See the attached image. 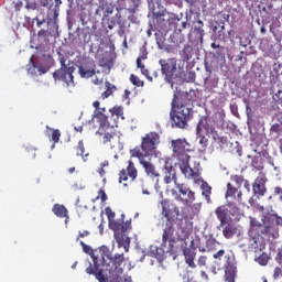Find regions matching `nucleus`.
Listing matches in <instances>:
<instances>
[{"mask_svg": "<svg viewBox=\"0 0 282 282\" xmlns=\"http://www.w3.org/2000/svg\"><path fill=\"white\" fill-rule=\"evenodd\" d=\"M161 215L165 219L162 230V248H166L167 252H175L177 243L186 241L193 232V215L183 212V217H180V207L171 203L169 199L161 200Z\"/></svg>", "mask_w": 282, "mask_h": 282, "instance_id": "obj_1", "label": "nucleus"}, {"mask_svg": "<svg viewBox=\"0 0 282 282\" xmlns=\"http://www.w3.org/2000/svg\"><path fill=\"white\" fill-rule=\"evenodd\" d=\"M262 224L257 227H251L248 230V243L239 245V248H247V252H263L265 250V237L269 239H279V228L276 226H282V217L274 214V212H264L261 217Z\"/></svg>", "mask_w": 282, "mask_h": 282, "instance_id": "obj_2", "label": "nucleus"}, {"mask_svg": "<svg viewBox=\"0 0 282 282\" xmlns=\"http://www.w3.org/2000/svg\"><path fill=\"white\" fill-rule=\"evenodd\" d=\"M101 263L105 265V270L108 271V274L111 276H120L124 269H122V263H124V253L111 254L109 247L101 246L99 248Z\"/></svg>", "mask_w": 282, "mask_h": 282, "instance_id": "obj_3", "label": "nucleus"}, {"mask_svg": "<svg viewBox=\"0 0 282 282\" xmlns=\"http://www.w3.org/2000/svg\"><path fill=\"white\" fill-rule=\"evenodd\" d=\"M191 111L192 110L188 106L180 104L176 99H173L172 109L170 111L172 127H176V129H185L192 118Z\"/></svg>", "mask_w": 282, "mask_h": 282, "instance_id": "obj_4", "label": "nucleus"}, {"mask_svg": "<svg viewBox=\"0 0 282 282\" xmlns=\"http://www.w3.org/2000/svg\"><path fill=\"white\" fill-rule=\"evenodd\" d=\"M158 144H160V134L158 132H149L141 138V149L134 148L131 150V155L135 158V154L140 153L142 158H151V155H155Z\"/></svg>", "mask_w": 282, "mask_h": 282, "instance_id": "obj_5", "label": "nucleus"}, {"mask_svg": "<svg viewBox=\"0 0 282 282\" xmlns=\"http://www.w3.org/2000/svg\"><path fill=\"white\" fill-rule=\"evenodd\" d=\"M61 68L53 73V78L55 83H65L66 87H74V72L76 68L74 66H67L65 64V57H59Z\"/></svg>", "mask_w": 282, "mask_h": 282, "instance_id": "obj_6", "label": "nucleus"}, {"mask_svg": "<svg viewBox=\"0 0 282 282\" xmlns=\"http://www.w3.org/2000/svg\"><path fill=\"white\" fill-rule=\"evenodd\" d=\"M172 147V158L177 160V162H183L184 160H191L188 153H193L191 149V143L186 139H176L171 141Z\"/></svg>", "mask_w": 282, "mask_h": 282, "instance_id": "obj_7", "label": "nucleus"}, {"mask_svg": "<svg viewBox=\"0 0 282 282\" xmlns=\"http://www.w3.org/2000/svg\"><path fill=\"white\" fill-rule=\"evenodd\" d=\"M173 21H175V18L166 10L153 11V23L158 32H169L171 25H173Z\"/></svg>", "mask_w": 282, "mask_h": 282, "instance_id": "obj_8", "label": "nucleus"}, {"mask_svg": "<svg viewBox=\"0 0 282 282\" xmlns=\"http://www.w3.org/2000/svg\"><path fill=\"white\" fill-rule=\"evenodd\" d=\"M215 215L220 221L219 226L224 227L226 224L232 221V217L239 215V206L221 205L215 209Z\"/></svg>", "mask_w": 282, "mask_h": 282, "instance_id": "obj_9", "label": "nucleus"}, {"mask_svg": "<svg viewBox=\"0 0 282 282\" xmlns=\"http://www.w3.org/2000/svg\"><path fill=\"white\" fill-rule=\"evenodd\" d=\"M159 65H161V73L165 76V80L173 85V80L177 78V59L175 57L160 59Z\"/></svg>", "mask_w": 282, "mask_h": 282, "instance_id": "obj_10", "label": "nucleus"}, {"mask_svg": "<svg viewBox=\"0 0 282 282\" xmlns=\"http://www.w3.org/2000/svg\"><path fill=\"white\" fill-rule=\"evenodd\" d=\"M205 134L212 135V144L213 147H216L219 151L224 150V147L228 144V138L221 135L219 132H217V129L214 128L213 124L208 123V120L205 119Z\"/></svg>", "mask_w": 282, "mask_h": 282, "instance_id": "obj_11", "label": "nucleus"}, {"mask_svg": "<svg viewBox=\"0 0 282 282\" xmlns=\"http://www.w3.org/2000/svg\"><path fill=\"white\" fill-rule=\"evenodd\" d=\"M224 259L225 280L227 282H235V278L237 276V261L235 260V254L227 253Z\"/></svg>", "mask_w": 282, "mask_h": 282, "instance_id": "obj_12", "label": "nucleus"}, {"mask_svg": "<svg viewBox=\"0 0 282 282\" xmlns=\"http://www.w3.org/2000/svg\"><path fill=\"white\" fill-rule=\"evenodd\" d=\"M109 228L113 230L117 243H120L127 236V230L131 228V223L122 224V221L115 219L109 223Z\"/></svg>", "mask_w": 282, "mask_h": 282, "instance_id": "obj_13", "label": "nucleus"}, {"mask_svg": "<svg viewBox=\"0 0 282 282\" xmlns=\"http://www.w3.org/2000/svg\"><path fill=\"white\" fill-rule=\"evenodd\" d=\"M225 197L229 206H237V204H241V202H243V193L230 183L227 184Z\"/></svg>", "mask_w": 282, "mask_h": 282, "instance_id": "obj_14", "label": "nucleus"}, {"mask_svg": "<svg viewBox=\"0 0 282 282\" xmlns=\"http://www.w3.org/2000/svg\"><path fill=\"white\" fill-rule=\"evenodd\" d=\"M176 188L181 195L176 196L177 202H182L185 206L195 202V192L191 191L184 183L176 184ZM183 196V197H182Z\"/></svg>", "mask_w": 282, "mask_h": 282, "instance_id": "obj_15", "label": "nucleus"}, {"mask_svg": "<svg viewBox=\"0 0 282 282\" xmlns=\"http://www.w3.org/2000/svg\"><path fill=\"white\" fill-rule=\"evenodd\" d=\"M196 135L198 138V151L205 153L208 149V138H206V119H200L196 126Z\"/></svg>", "mask_w": 282, "mask_h": 282, "instance_id": "obj_16", "label": "nucleus"}, {"mask_svg": "<svg viewBox=\"0 0 282 282\" xmlns=\"http://www.w3.org/2000/svg\"><path fill=\"white\" fill-rule=\"evenodd\" d=\"M138 158L140 164L143 166L144 172L147 173V175L149 177H160V173L158 171H155V165H153V163H151V158L150 156H142V154H140V152H137L135 156Z\"/></svg>", "mask_w": 282, "mask_h": 282, "instance_id": "obj_17", "label": "nucleus"}, {"mask_svg": "<svg viewBox=\"0 0 282 282\" xmlns=\"http://www.w3.org/2000/svg\"><path fill=\"white\" fill-rule=\"evenodd\" d=\"M129 177L132 182H135V180L138 178V169H135V164L131 160L128 161L127 169H123L119 172V184L127 182Z\"/></svg>", "mask_w": 282, "mask_h": 282, "instance_id": "obj_18", "label": "nucleus"}, {"mask_svg": "<svg viewBox=\"0 0 282 282\" xmlns=\"http://www.w3.org/2000/svg\"><path fill=\"white\" fill-rule=\"evenodd\" d=\"M163 182L164 184H174L175 186L180 184L177 182V171L169 161H165V165L163 167Z\"/></svg>", "mask_w": 282, "mask_h": 282, "instance_id": "obj_19", "label": "nucleus"}, {"mask_svg": "<svg viewBox=\"0 0 282 282\" xmlns=\"http://www.w3.org/2000/svg\"><path fill=\"white\" fill-rule=\"evenodd\" d=\"M96 135H104L102 143L109 144L111 149L116 148V144L120 142V138L116 134V131L113 130H97Z\"/></svg>", "mask_w": 282, "mask_h": 282, "instance_id": "obj_20", "label": "nucleus"}, {"mask_svg": "<svg viewBox=\"0 0 282 282\" xmlns=\"http://www.w3.org/2000/svg\"><path fill=\"white\" fill-rule=\"evenodd\" d=\"M177 164L181 173H183L187 180H197V177H199V173L191 167V159L178 161Z\"/></svg>", "mask_w": 282, "mask_h": 282, "instance_id": "obj_21", "label": "nucleus"}, {"mask_svg": "<svg viewBox=\"0 0 282 282\" xmlns=\"http://www.w3.org/2000/svg\"><path fill=\"white\" fill-rule=\"evenodd\" d=\"M265 182H268V178H265V175H260L252 183L253 195H256L258 199L259 197H263L265 193H268V188L265 187Z\"/></svg>", "mask_w": 282, "mask_h": 282, "instance_id": "obj_22", "label": "nucleus"}, {"mask_svg": "<svg viewBox=\"0 0 282 282\" xmlns=\"http://www.w3.org/2000/svg\"><path fill=\"white\" fill-rule=\"evenodd\" d=\"M238 234L239 228L236 227L235 224L227 223L225 226H223V237H225V239H232V237Z\"/></svg>", "mask_w": 282, "mask_h": 282, "instance_id": "obj_23", "label": "nucleus"}, {"mask_svg": "<svg viewBox=\"0 0 282 282\" xmlns=\"http://www.w3.org/2000/svg\"><path fill=\"white\" fill-rule=\"evenodd\" d=\"M93 263L94 265L90 263L88 268H86V273L87 274H94L96 275V273L100 270V268L102 267V259L93 256Z\"/></svg>", "mask_w": 282, "mask_h": 282, "instance_id": "obj_24", "label": "nucleus"}, {"mask_svg": "<svg viewBox=\"0 0 282 282\" xmlns=\"http://www.w3.org/2000/svg\"><path fill=\"white\" fill-rule=\"evenodd\" d=\"M184 258H185V262L187 263V265L189 268H192L193 270H195V268H197V264H195V250L193 249H185L183 251Z\"/></svg>", "mask_w": 282, "mask_h": 282, "instance_id": "obj_25", "label": "nucleus"}, {"mask_svg": "<svg viewBox=\"0 0 282 282\" xmlns=\"http://www.w3.org/2000/svg\"><path fill=\"white\" fill-rule=\"evenodd\" d=\"M95 118L99 124V130L109 129V117L102 112H95Z\"/></svg>", "mask_w": 282, "mask_h": 282, "instance_id": "obj_26", "label": "nucleus"}, {"mask_svg": "<svg viewBox=\"0 0 282 282\" xmlns=\"http://www.w3.org/2000/svg\"><path fill=\"white\" fill-rule=\"evenodd\" d=\"M52 212L54 213V215H56V217H59L61 219L63 218H67L69 219V216L67 215V207H65L64 205H61V204H55L53 206V209Z\"/></svg>", "mask_w": 282, "mask_h": 282, "instance_id": "obj_27", "label": "nucleus"}, {"mask_svg": "<svg viewBox=\"0 0 282 282\" xmlns=\"http://www.w3.org/2000/svg\"><path fill=\"white\" fill-rule=\"evenodd\" d=\"M78 74H79L80 78H91L93 76H96V65H94L93 68L79 66Z\"/></svg>", "mask_w": 282, "mask_h": 282, "instance_id": "obj_28", "label": "nucleus"}, {"mask_svg": "<svg viewBox=\"0 0 282 282\" xmlns=\"http://www.w3.org/2000/svg\"><path fill=\"white\" fill-rule=\"evenodd\" d=\"M219 245V242L217 241V239L215 238H208L206 240V249H200V252H213V250H217V246Z\"/></svg>", "mask_w": 282, "mask_h": 282, "instance_id": "obj_29", "label": "nucleus"}, {"mask_svg": "<svg viewBox=\"0 0 282 282\" xmlns=\"http://www.w3.org/2000/svg\"><path fill=\"white\" fill-rule=\"evenodd\" d=\"M109 112L111 113V116L113 117H116L117 118V120L118 119H122V120H124V109L122 108V106H115V107H112V108H110L109 109Z\"/></svg>", "mask_w": 282, "mask_h": 282, "instance_id": "obj_30", "label": "nucleus"}, {"mask_svg": "<svg viewBox=\"0 0 282 282\" xmlns=\"http://www.w3.org/2000/svg\"><path fill=\"white\" fill-rule=\"evenodd\" d=\"M37 36L42 39L44 43H50V36H54V31H52V29L46 31L42 29L37 32Z\"/></svg>", "mask_w": 282, "mask_h": 282, "instance_id": "obj_31", "label": "nucleus"}, {"mask_svg": "<svg viewBox=\"0 0 282 282\" xmlns=\"http://www.w3.org/2000/svg\"><path fill=\"white\" fill-rule=\"evenodd\" d=\"M254 261L259 263V265H267L270 262V254L262 252L254 258Z\"/></svg>", "mask_w": 282, "mask_h": 282, "instance_id": "obj_32", "label": "nucleus"}, {"mask_svg": "<svg viewBox=\"0 0 282 282\" xmlns=\"http://www.w3.org/2000/svg\"><path fill=\"white\" fill-rule=\"evenodd\" d=\"M105 272H109L105 269V264L101 262V267L99 270H97V273H95V278L99 282H107V278L105 276Z\"/></svg>", "mask_w": 282, "mask_h": 282, "instance_id": "obj_33", "label": "nucleus"}, {"mask_svg": "<svg viewBox=\"0 0 282 282\" xmlns=\"http://www.w3.org/2000/svg\"><path fill=\"white\" fill-rule=\"evenodd\" d=\"M106 91L101 94L102 100H106V98H109V96H112L113 89H116V86L111 85V83L106 82Z\"/></svg>", "mask_w": 282, "mask_h": 282, "instance_id": "obj_34", "label": "nucleus"}, {"mask_svg": "<svg viewBox=\"0 0 282 282\" xmlns=\"http://www.w3.org/2000/svg\"><path fill=\"white\" fill-rule=\"evenodd\" d=\"M181 276L184 282H195V275L192 270L186 269L183 271V273H181Z\"/></svg>", "mask_w": 282, "mask_h": 282, "instance_id": "obj_35", "label": "nucleus"}, {"mask_svg": "<svg viewBox=\"0 0 282 282\" xmlns=\"http://www.w3.org/2000/svg\"><path fill=\"white\" fill-rule=\"evenodd\" d=\"M202 188H203L202 195H204V197L207 199V202H210V195L213 193V187H210V185H208V183H206V184L202 185Z\"/></svg>", "mask_w": 282, "mask_h": 282, "instance_id": "obj_36", "label": "nucleus"}, {"mask_svg": "<svg viewBox=\"0 0 282 282\" xmlns=\"http://www.w3.org/2000/svg\"><path fill=\"white\" fill-rule=\"evenodd\" d=\"M130 82L132 83V85H134L135 87H144V82L142 79H140V77H138L134 74L130 75Z\"/></svg>", "mask_w": 282, "mask_h": 282, "instance_id": "obj_37", "label": "nucleus"}, {"mask_svg": "<svg viewBox=\"0 0 282 282\" xmlns=\"http://www.w3.org/2000/svg\"><path fill=\"white\" fill-rule=\"evenodd\" d=\"M117 243L119 248H124L126 252H129V243H131V239L129 238V236H123V240Z\"/></svg>", "mask_w": 282, "mask_h": 282, "instance_id": "obj_38", "label": "nucleus"}, {"mask_svg": "<svg viewBox=\"0 0 282 282\" xmlns=\"http://www.w3.org/2000/svg\"><path fill=\"white\" fill-rule=\"evenodd\" d=\"M106 216L108 217V224L116 219V212L111 209V207L105 208Z\"/></svg>", "mask_w": 282, "mask_h": 282, "instance_id": "obj_39", "label": "nucleus"}, {"mask_svg": "<svg viewBox=\"0 0 282 282\" xmlns=\"http://www.w3.org/2000/svg\"><path fill=\"white\" fill-rule=\"evenodd\" d=\"M197 23L198 26L194 29V32H196V34H199L200 39H204V22H202V20H198Z\"/></svg>", "mask_w": 282, "mask_h": 282, "instance_id": "obj_40", "label": "nucleus"}, {"mask_svg": "<svg viewBox=\"0 0 282 282\" xmlns=\"http://www.w3.org/2000/svg\"><path fill=\"white\" fill-rule=\"evenodd\" d=\"M193 53V47L188 44H186L183 48V54L186 58V61H191V54Z\"/></svg>", "mask_w": 282, "mask_h": 282, "instance_id": "obj_41", "label": "nucleus"}, {"mask_svg": "<svg viewBox=\"0 0 282 282\" xmlns=\"http://www.w3.org/2000/svg\"><path fill=\"white\" fill-rule=\"evenodd\" d=\"M76 155H85V143H83V140L78 141L77 147L75 148Z\"/></svg>", "mask_w": 282, "mask_h": 282, "instance_id": "obj_42", "label": "nucleus"}, {"mask_svg": "<svg viewBox=\"0 0 282 282\" xmlns=\"http://www.w3.org/2000/svg\"><path fill=\"white\" fill-rule=\"evenodd\" d=\"M51 138L54 144H58L61 142V130H53Z\"/></svg>", "mask_w": 282, "mask_h": 282, "instance_id": "obj_43", "label": "nucleus"}, {"mask_svg": "<svg viewBox=\"0 0 282 282\" xmlns=\"http://www.w3.org/2000/svg\"><path fill=\"white\" fill-rule=\"evenodd\" d=\"M270 131L271 133H282V123H273Z\"/></svg>", "mask_w": 282, "mask_h": 282, "instance_id": "obj_44", "label": "nucleus"}, {"mask_svg": "<svg viewBox=\"0 0 282 282\" xmlns=\"http://www.w3.org/2000/svg\"><path fill=\"white\" fill-rule=\"evenodd\" d=\"M232 182H235V184H237V186H241V184H243L246 182V178H243L242 175H235V176H232Z\"/></svg>", "mask_w": 282, "mask_h": 282, "instance_id": "obj_45", "label": "nucleus"}, {"mask_svg": "<svg viewBox=\"0 0 282 282\" xmlns=\"http://www.w3.org/2000/svg\"><path fill=\"white\" fill-rule=\"evenodd\" d=\"M273 100L278 102V105H282V90L279 89L274 95H273Z\"/></svg>", "mask_w": 282, "mask_h": 282, "instance_id": "obj_46", "label": "nucleus"}, {"mask_svg": "<svg viewBox=\"0 0 282 282\" xmlns=\"http://www.w3.org/2000/svg\"><path fill=\"white\" fill-rule=\"evenodd\" d=\"M26 10H37L39 9V3L36 2V0H34V2H28L25 4Z\"/></svg>", "mask_w": 282, "mask_h": 282, "instance_id": "obj_47", "label": "nucleus"}, {"mask_svg": "<svg viewBox=\"0 0 282 282\" xmlns=\"http://www.w3.org/2000/svg\"><path fill=\"white\" fill-rule=\"evenodd\" d=\"M79 243H80V246L83 248V252H85L86 254H91V247H89L84 241H79Z\"/></svg>", "mask_w": 282, "mask_h": 282, "instance_id": "obj_48", "label": "nucleus"}, {"mask_svg": "<svg viewBox=\"0 0 282 282\" xmlns=\"http://www.w3.org/2000/svg\"><path fill=\"white\" fill-rule=\"evenodd\" d=\"M275 261L276 263H279V265H282V245L281 248L278 249Z\"/></svg>", "mask_w": 282, "mask_h": 282, "instance_id": "obj_49", "label": "nucleus"}, {"mask_svg": "<svg viewBox=\"0 0 282 282\" xmlns=\"http://www.w3.org/2000/svg\"><path fill=\"white\" fill-rule=\"evenodd\" d=\"M97 199H101L102 203H105L108 199L105 189H99Z\"/></svg>", "mask_w": 282, "mask_h": 282, "instance_id": "obj_50", "label": "nucleus"}, {"mask_svg": "<svg viewBox=\"0 0 282 282\" xmlns=\"http://www.w3.org/2000/svg\"><path fill=\"white\" fill-rule=\"evenodd\" d=\"M279 276H282V268L281 267H275L273 270V279L276 280Z\"/></svg>", "mask_w": 282, "mask_h": 282, "instance_id": "obj_51", "label": "nucleus"}, {"mask_svg": "<svg viewBox=\"0 0 282 282\" xmlns=\"http://www.w3.org/2000/svg\"><path fill=\"white\" fill-rule=\"evenodd\" d=\"M90 232L88 230L79 231L76 241H80V239H85V237H89Z\"/></svg>", "mask_w": 282, "mask_h": 282, "instance_id": "obj_52", "label": "nucleus"}, {"mask_svg": "<svg viewBox=\"0 0 282 282\" xmlns=\"http://www.w3.org/2000/svg\"><path fill=\"white\" fill-rule=\"evenodd\" d=\"M141 74L148 78V80L153 82V77L149 76V69L145 66H142Z\"/></svg>", "mask_w": 282, "mask_h": 282, "instance_id": "obj_53", "label": "nucleus"}, {"mask_svg": "<svg viewBox=\"0 0 282 282\" xmlns=\"http://www.w3.org/2000/svg\"><path fill=\"white\" fill-rule=\"evenodd\" d=\"M226 254V251L224 249H220L216 253L213 254L214 259H218L219 261L221 260V257Z\"/></svg>", "mask_w": 282, "mask_h": 282, "instance_id": "obj_54", "label": "nucleus"}, {"mask_svg": "<svg viewBox=\"0 0 282 282\" xmlns=\"http://www.w3.org/2000/svg\"><path fill=\"white\" fill-rule=\"evenodd\" d=\"M206 261H208V258L206 256H200L198 258V265H206Z\"/></svg>", "mask_w": 282, "mask_h": 282, "instance_id": "obj_55", "label": "nucleus"}, {"mask_svg": "<svg viewBox=\"0 0 282 282\" xmlns=\"http://www.w3.org/2000/svg\"><path fill=\"white\" fill-rule=\"evenodd\" d=\"M33 67H35L40 72V76H43V74L47 73V69H45L41 66H36V64H34V63H33Z\"/></svg>", "mask_w": 282, "mask_h": 282, "instance_id": "obj_56", "label": "nucleus"}, {"mask_svg": "<svg viewBox=\"0 0 282 282\" xmlns=\"http://www.w3.org/2000/svg\"><path fill=\"white\" fill-rule=\"evenodd\" d=\"M242 184H243V187L248 191V193H250V182L248 180H245Z\"/></svg>", "mask_w": 282, "mask_h": 282, "instance_id": "obj_57", "label": "nucleus"}, {"mask_svg": "<svg viewBox=\"0 0 282 282\" xmlns=\"http://www.w3.org/2000/svg\"><path fill=\"white\" fill-rule=\"evenodd\" d=\"M137 67H138L139 69H141L142 67H144V64H142V59L137 58Z\"/></svg>", "mask_w": 282, "mask_h": 282, "instance_id": "obj_58", "label": "nucleus"}, {"mask_svg": "<svg viewBox=\"0 0 282 282\" xmlns=\"http://www.w3.org/2000/svg\"><path fill=\"white\" fill-rule=\"evenodd\" d=\"M274 195H282V187H274Z\"/></svg>", "mask_w": 282, "mask_h": 282, "instance_id": "obj_59", "label": "nucleus"}, {"mask_svg": "<svg viewBox=\"0 0 282 282\" xmlns=\"http://www.w3.org/2000/svg\"><path fill=\"white\" fill-rule=\"evenodd\" d=\"M93 107L98 111V109H100V101H94Z\"/></svg>", "mask_w": 282, "mask_h": 282, "instance_id": "obj_60", "label": "nucleus"}, {"mask_svg": "<svg viewBox=\"0 0 282 282\" xmlns=\"http://www.w3.org/2000/svg\"><path fill=\"white\" fill-rule=\"evenodd\" d=\"M200 276L202 279H205V281H208V273H206V271H202Z\"/></svg>", "mask_w": 282, "mask_h": 282, "instance_id": "obj_61", "label": "nucleus"}, {"mask_svg": "<svg viewBox=\"0 0 282 282\" xmlns=\"http://www.w3.org/2000/svg\"><path fill=\"white\" fill-rule=\"evenodd\" d=\"M138 58H140L141 61H147V53H145V51H142V54Z\"/></svg>", "mask_w": 282, "mask_h": 282, "instance_id": "obj_62", "label": "nucleus"}, {"mask_svg": "<svg viewBox=\"0 0 282 282\" xmlns=\"http://www.w3.org/2000/svg\"><path fill=\"white\" fill-rule=\"evenodd\" d=\"M94 85H102V79L96 78L93 80Z\"/></svg>", "mask_w": 282, "mask_h": 282, "instance_id": "obj_63", "label": "nucleus"}, {"mask_svg": "<svg viewBox=\"0 0 282 282\" xmlns=\"http://www.w3.org/2000/svg\"><path fill=\"white\" fill-rule=\"evenodd\" d=\"M55 1V8H61V6L63 4L62 0H54Z\"/></svg>", "mask_w": 282, "mask_h": 282, "instance_id": "obj_64", "label": "nucleus"}]
</instances>
